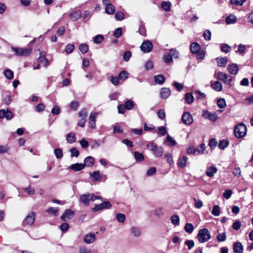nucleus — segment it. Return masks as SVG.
<instances>
[{
    "label": "nucleus",
    "instance_id": "obj_32",
    "mask_svg": "<svg viewBox=\"0 0 253 253\" xmlns=\"http://www.w3.org/2000/svg\"><path fill=\"white\" fill-rule=\"evenodd\" d=\"M4 75L8 80H11L13 78V72L10 69H6L4 71Z\"/></svg>",
    "mask_w": 253,
    "mask_h": 253
},
{
    "label": "nucleus",
    "instance_id": "obj_23",
    "mask_svg": "<svg viewBox=\"0 0 253 253\" xmlns=\"http://www.w3.org/2000/svg\"><path fill=\"white\" fill-rule=\"evenodd\" d=\"M243 246L240 242H236L233 245V251L235 253H242Z\"/></svg>",
    "mask_w": 253,
    "mask_h": 253
},
{
    "label": "nucleus",
    "instance_id": "obj_31",
    "mask_svg": "<svg viewBox=\"0 0 253 253\" xmlns=\"http://www.w3.org/2000/svg\"><path fill=\"white\" fill-rule=\"evenodd\" d=\"M67 141L69 143H73L76 141V136L74 133H69L66 137Z\"/></svg>",
    "mask_w": 253,
    "mask_h": 253
},
{
    "label": "nucleus",
    "instance_id": "obj_49",
    "mask_svg": "<svg viewBox=\"0 0 253 253\" xmlns=\"http://www.w3.org/2000/svg\"><path fill=\"white\" fill-rule=\"evenodd\" d=\"M75 46L73 44H68L65 47V51L67 53L69 54L72 52Z\"/></svg>",
    "mask_w": 253,
    "mask_h": 253
},
{
    "label": "nucleus",
    "instance_id": "obj_46",
    "mask_svg": "<svg viewBox=\"0 0 253 253\" xmlns=\"http://www.w3.org/2000/svg\"><path fill=\"white\" fill-rule=\"evenodd\" d=\"M246 49V46L243 44H240L238 45V50H236L235 52L236 53H239L241 54H243L245 53V50Z\"/></svg>",
    "mask_w": 253,
    "mask_h": 253
},
{
    "label": "nucleus",
    "instance_id": "obj_15",
    "mask_svg": "<svg viewBox=\"0 0 253 253\" xmlns=\"http://www.w3.org/2000/svg\"><path fill=\"white\" fill-rule=\"evenodd\" d=\"M217 171V168L214 166H210L207 168L206 174L210 177L213 176L214 174Z\"/></svg>",
    "mask_w": 253,
    "mask_h": 253
},
{
    "label": "nucleus",
    "instance_id": "obj_9",
    "mask_svg": "<svg viewBox=\"0 0 253 253\" xmlns=\"http://www.w3.org/2000/svg\"><path fill=\"white\" fill-rule=\"evenodd\" d=\"M35 219V213L34 212H31L28 214V215L26 216L25 219L23 222V225L25 226L27 225H32Z\"/></svg>",
    "mask_w": 253,
    "mask_h": 253
},
{
    "label": "nucleus",
    "instance_id": "obj_55",
    "mask_svg": "<svg viewBox=\"0 0 253 253\" xmlns=\"http://www.w3.org/2000/svg\"><path fill=\"white\" fill-rule=\"evenodd\" d=\"M116 218L119 222H123L126 219V216L123 213H119L116 215Z\"/></svg>",
    "mask_w": 253,
    "mask_h": 253
},
{
    "label": "nucleus",
    "instance_id": "obj_16",
    "mask_svg": "<svg viewBox=\"0 0 253 253\" xmlns=\"http://www.w3.org/2000/svg\"><path fill=\"white\" fill-rule=\"evenodd\" d=\"M171 94L170 89L169 88L163 87L161 89L160 95L163 99L168 98Z\"/></svg>",
    "mask_w": 253,
    "mask_h": 253
},
{
    "label": "nucleus",
    "instance_id": "obj_37",
    "mask_svg": "<svg viewBox=\"0 0 253 253\" xmlns=\"http://www.w3.org/2000/svg\"><path fill=\"white\" fill-rule=\"evenodd\" d=\"M54 154L57 159H60L63 157V152L60 148H56L54 150Z\"/></svg>",
    "mask_w": 253,
    "mask_h": 253
},
{
    "label": "nucleus",
    "instance_id": "obj_51",
    "mask_svg": "<svg viewBox=\"0 0 253 253\" xmlns=\"http://www.w3.org/2000/svg\"><path fill=\"white\" fill-rule=\"evenodd\" d=\"M119 77L121 80H125L128 77V73L126 71L123 70L119 73Z\"/></svg>",
    "mask_w": 253,
    "mask_h": 253
},
{
    "label": "nucleus",
    "instance_id": "obj_59",
    "mask_svg": "<svg viewBox=\"0 0 253 253\" xmlns=\"http://www.w3.org/2000/svg\"><path fill=\"white\" fill-rule=\"evenodd\" d=\"M203 37L205 40H207V41L210 40L211 38V32L208 30H206L203 34Z\"/></svg>",
    "mask_w": 253,
    "mask_h": 253
},
{
    "label": "nucleus",
    "instance_id": "obj_38",
    "mask_svg": "<svg viewBox=\"0 0 253 253\" xmlns=\"http://www.w3.org/2000/svg\"><path fill=\"white\" fill-rule=\"evenodd\" d=\"M220 213V208L217 205H215L213 206L211 213L216 216H219Z\"/></svg>",
    "mask_w": 253,
    "mask_h": 253
},
{
    "label": "nucleus",
    "instance_id": "obj_58",
    "mask_svg": "<svg viewBox=\"0 0 253 253\" xmlns=\"http://www.w3.org/2000/svg\"><path fill=\"white\" fill-rule=\"evenodd\" d=\"M167 141L169 143V145L174 146L176 144L175 140H174L169 135L167 137Z\"/></svg>",
    "mask_w": 253,
    "mask_h": 253
},
{
    "label": "nucleus",
    "instance_id": "obj_64",
    "mask_svg": "<svg viewBox=\"0 0 253 253\" xmlns=\"http://www.w3.org/2000/svg\"><path fill=\"white\" fill-rule=\"evenodd\" d=\"M173 85L178 91H181L183 88V85L179 83L178 82H174L173 83Z\"/></svg>",
    "mask_w": 253,
    "mask_h": 253
},
{
    "label": "nucleus",
    "instance_id": "obj_53",
    "mask_svg": "<svg viewBox=\"0 0 253 253\" xmlns=\"http://www.w3.org/2000/svg\"><path fill=\"white\" fill-rule=\"evenodd\" d=\"M104 40V37L101 35H98L94 38V42L95 43H100Z\"/></svg>",
    "mask_w": 253,
    "mask_h": 253
},
{
    "label": "nucleus",
    "instance_id": "obj_17",
    "mask_svg": "<svg viewBox=\"0 0 253 253\" xmlns=\"http://www.w3.org/2000/svg\"><path fill=\"white\" fill-rule=\"evenodd\" d=\"M95 235L93 233L87 234L84 236V241L85 243L90 244L95 241Z\"/></svg>",
    "mask_w": 253,
    "mask_h": 253
},
{
    "label": "nucleus",
    "instance_id": "obj_8",
    "mask_svg": "<svg viewBox=\"0 0 253 253\" xmlns=\"http://www.w3.org/2000/svg\"><path fill=\"white\" fill-rule=\"evenodd\" d=\"M153 48L152 43L150 41L143 42L140 46L141 50L145 53L150 52Z\"/></svg>",
    "mask_w": 253,
    "mask_h": 253
},
{
    "label": "nucleus",
    "instance_id": "obj_3",
    "mask_svg": "<svg viewBox=\"0 0 253 253\" xmlns=\"http://www.w3.org/2000/svg\"><path fill=\"white\" fill-rule=\"evenodd\" d=\"M216 79L223 82L224 84H226L229 87H231L233 85L232 81L233 78L225 73L222 72H218L216 74Z\"/></svg>",
    "mask_w": 253,
    "mask_h": 253
},
{
    "label": "nucleus",
    "instance_id": "obj_21",
    "mask_svg": "<svg viewBox=\"0 0 253 253\" xmlns=\"http://www.w3.org/2000/svg\"><path fill=\"white\" fill-rule=\"evenodd\" d=\"M82 16V12L81 10H77L70 14V17L73 21H77Z\"/></svg>",
    "mask_w": 253,
    "mask_h": 253
},
{
    "label": "nucleus",
    "instance_id": "obj_34",
    "mask_svg": "<svg viewBox=\"0 0 253 253\" xmlns=\"http://www.w3.org/2000/svg\"><path fill=\"white\" fill-rule=\"evenodd\" d=\"M236 20L237 18L235 15H230L226 18L225 21L227 24H231L235 23Z\"/></svg>",
    "mask_w": 253,
    "mask_h": 253
},
{
    "label": "nucleus",
    "instance_id": "obj_52",
    "mask_svg": "<svg viewBox=\"0 0 253 253\" xmlns=\"http://www.w3.org/2000/svg\"><path fill=\"white\" fill-rule=\"evenodd\" d=\"M226 239V236L225 233H219L216 237V239L218 242H224Z\"/></svg>",
    "mask_w": 253,
    "mask_h": 253
},
{
    "label": "nucleus",
    "instance_id": "obj_25",
    "mask_svg": "<svg viewBox=\"0 0 253 253\" xmlns=\"http://www.w3.org/2000/svg\"><path fill=\"white\" fill-rule=\"evenodd\" d=\"M131 234L134 237H138L141 235V231L139 228L135 226H132L130 229Z\"/></svg>",
    "mask_w": 253,
    "mask_h": 253
},
{
    "label": "nucleus",
    "instance_id": "obj_12",
    "mask_svg": "<svg viewBox=\"0 0 253 253\" xmlns=\"http://www.w3.org/2000/svg\"><path fill=\"white\" fill-rule=\"evenodd\" d=\"M182 120L186 125H191L193 123V117L188 112H184L182 116Z\"/></svg>",
    "mask_w": 253,
    "mask_h": 253
},
{
    "label": "nucleus",
    "instance_id": "obj_2",
    "mask_svg": "<svg viewBox=\"0 0 253 253\" xmlns=\"http://www.w3.org/2000/svg\"><path fill=\"white\" fill-rule=\"evenodd\" d=\"M11 49L15 56L26 57L32 52L31 48H22L20 47L11 46Z\"/></svg>",
    "mask_w": 253,
    "mask_h": 253
},
{
    "label": "nucleus",
    "instance_id": "obj_28",
    "mask_svg": "<svg viewBox=\"0 0 253 253\" xmlns=\"http://www.w3.org/2000/svg\"><path fill=\"white\" fill-rule=\"evenodd\" d=\"M171 3L169 1H164L161 3V7L165 11H169L170 10Z\"/></svg>",
    "mask_w": 253,
    "mask_h": 253
},
{
    "label": "nucleus",
    "instance_id": "obj_20",
    "mask_svg": "<svg viewBox=\"0 0 253 253\" xmlns=\"http://www.w3.org/2000/svg\"><path fill=\"white\" fill-rule=\"evenodd\" d=\"M190 50L192 53L196 54L200 51L201 46L197 42H193L190 45Z\"/></svg>",
    "mask_w": 253,
    "mask_h": 253
},
{
    "label": "nucleus",
    "instance_id": "obj_11",
    "mask_svg": "<svg viewBox=\"0 0 253 253\" xmlns=\"http://www.w3.org/2000/svg\"><path fill=\"white\" fill-rule=\"evenodd\" d=\"M74 215V212L73 211L70 209H67L61 216V219L63 221H67L72 218Z\"/></svg>",
    "mask_w": 253,
    "mask_h": 253
},
{
    "label": "nucleus",
    "instance_id": "obj_45",
    "mask_svg": "<svg viewBox=\"0 0 253 253\" xmlns=\"http://www.w3.org/2000/svg\"><path fill=\"white\" fill-rule=\"evenodd\" d=\"M80 51L83 53H86L88 50V46L86 44L82 43L79 47Z\"/></svg>",
    "mask_w": 253,
    "mask_h": 253
},
{
    "label": "nucleus",
    "instance_id": "obj_18",
    "mask_svg": "<svg viewBox=\"0 0 253 253\" xmlns=\"http://www.w3.org/2000/svg\"><path fill=\"white\" fill-rule=\"evenodd\" d=\"M188 158L186 156H181L178 158L177 165L178 167L184 168L186 166Z\"/></svg>",
    "mask_w": 253,
    "mask_h": 253
},
{
    "label": "nucleus",
    "instance_id": "obj_13",
    "mask_svg": "<svg viewBox=\"0 0 253 253\" xmlns=\"http://www.w3.org/2000/svg\"><path fill=\"white\" fill-rule=\"evenodd\" d=\"M13 117L12 113L8 109L6 110L2 109L0 110V119L5 118L6 120H10L12 119Z\"/></svg>",
    "mask_w": 253,
    "mask_h": 253
},
{
    "label": "nucleus",
    "instance_id": "obj_41",
    "mask_svg": "<svg viewBox=\"0 0 253 253\" xmlns=\"http://www.w3.org/2000/svg\"><path fill=\"white\" fill-rule=\"evenodd\" d=\"M217 105L220 108L223 109L226 106V102L224 99L220 98L217 101Z\"/></svg>",
    "mask_w": 253,
    "mask_h": 253
},
{
    "label": "nucleus",
    "instance_id": "obj_10",
    "mask_svg": "<svg viewBox=\"0 0 253 253\" xmlns=\"http://www.w3.org/2000/svg\"><path fill=\"white\" fill-rule=\"evenodd\" d=\"M202 116L211 122H215L217 119L216 114L215 113H211L207 110H203Z\"/></svg>",
    "mask_w": 253,
    "mask_h": 253
},
{
    "label": "nucleus",
    "instance_id": "obj_24",
    "mask_svg": "<svg viewBox=\"0 0 253 253\" xmlns=\"http://www.w3.org/2000/svg\"><path fill=\"white\" fill-rule=\"evenodd\" d=\"M217 65L219 67H225L227 63L226 57H217L216 58Z\"/></svg>",
    "mask_w": 253,
    "mask_h": 253
},
{
    "label": "nucleus",
    "instance_id": "obj_5",
    "mask_svg": "<svg viewBox=\"0 0 253 253\" xmlns=\"http://www.w3.org/2000/svg\"><path fill=\"white\" fill-rule=\"evenodd\" d=\"M246 126L243 123H240L234 128V134L237 138H242L247 133Z\"/></svg>",
    "mask_w": 253,
    "mask_h": 253
},
{
    "label": "nucleus",
    "instance_id": "obj_62",
    "mask_svg": "<svg viewBox=\"0 0 253 253\" xmlns=\"http://www.w3.org/2000/svg\"><path fill=\"white\" fill-rule=\"evenodd\" d=\"M58 211V209L55 208H48L46 211L50 214H53L54 215H56Z\"/></svg>",
    "mask_w": 253,
    "mask_h": 253
},
{
    "label": "nucleus",
    "instance_id": "obj_26",
    "mask_svg": "<svg viewBox=\"0 0 253 253\" xmlns=\"http://www.w3.org/2000/svg\"><path fill=\"white\" fill-rule=\"evenodd\" d=\"M94 162V159L92 157L88 156L84 159V163L83 164L85 165V167H90L93 165Z\"/></svg>",
    "mask_w": 253,
    "mask_h": 253
},
{
    "label": "nucleus",
    "instance_id": "obj_50",
    "mask_svg": "<svg viewBox=\"0 0 253 253\" xmlns=\"http://www.w3.org/2000/svg\"><path fill=\"white\" fill-rule=\"evenodd\" d=\"M70 152H71V157H78L80 154L79 151L75 147L71 148Z\"/></svg>",
    "mask_w": 253,
    "mask_h": 253
},
{
    "label": "nucleus",
    "instance_id": "obj_33",
    "mask_svg": "<svg viewBox=\"0 0 253 253\" xmlns=\"http://www.w3.org/2000/svg\"><path fill=\"white\" fill-rule=\"evenodd\" d=\"M184 99L187 104H190L194 101V97L190 93H187L185 95Z\"/></svg>",
    "mask_w": 253,
    "mask_h": 253
},
{
    "label": "nucleus",
    "instance_id": "obj_22",
    "mask_svg": "<svg viewBox=\"0 0 253 253\" xmlns=\"http://www.w3.org/2000/svg\"><path fill=\"white\" fill-rule=\"evenodd\" d=\"M211 86L213 89L216 91H220L222 89V85L221 83L218 81L212 83Z\"/></svg>",
    "mask_w": 253,
    "mask_h": 253
},
{
    "label": "nucleus",
    "instance_id": "obj_61",
    "mask_svg": "<svg viewBox=\"0 0 253 253\" xmlns=\"http://www.w3.org/2000/svg\"><path fill=\"white\" fill-rule=\"evenodd\" d=\"M131 56V53L129 51H126L123 55V59L125 61H128Z\"/></svg>",
    "mask_w": 253,
    "mask_h": 253
},
{
    "label": "nucleus",
    "instance_id": "obj_39",
    "mask_svg": "<svg viewBox=\"0 0 253 253\" xmlns=\"http://www.w3.org/2000/svg\"><path fill=\"white\" fill-rule=\"evenodd\" d=\"M23 191L27 194L32 195L35 192V188L29 185L28 187L23 188Z\"/></svg>",
    "mask_w": 253,
    "mask_h": 253
},
{
    "label": "nucleus",
    "instance_id": "obj_63",
    "mask_svg": "<svg viewBox=\"0 0 253 253\" xmlns=\"http://www.w3.org/2000/svg\"><path fill=\"white\" fill-rule=\"evenodd\" d=\"M232 194V192L231 190H226L224 192V193L223 194V196L225 199H228L231 197Z\"/></svg>",
    "mask_w": 253,
    "mask_h": 253
},
{
    "label": "nucleus",
    "instance_id": "obj_35",
    "mask_svg": "<svg viewBox=\"0 0 253 253\" xmlns=\"http://www.w3.org/2000/svg\"><path fill=\"white\" fill-rule=\"evenodd\" d=\"M221 50L226 53L230 51L231 47L230 45L226 43H223L220 46Z\"/></svg>",
    "mask_w": 253,
    "mask_h": 253
},
{
    "label": "nucleus",
    "instance_id": "obj_48",
    "mask_svg": "<svg viewBox=\"0 0 253 253\" xmlns=\"http://www.w3.org/2000/svg\"><path fill=\"white\" fill-rule=\"evenodd\" d=\"M164 157L166 159L168 163L169 164V165H172L173 164V161L172 159V156L169 153H167L164 155Z\"/></svg>",
    "mask_w": 253,
    "mask_h": 253
},
{
    "label": "nucleus",
    "instance_id": "obj_7",
    "mask_svg": "<svg viewBox=\"0 0 253 253\" xmlns=\"http://www.w3.org/2000/svg\"><path fill=\"white\" fill-rule=\"evenodd\" d=\"M111 207V204L108 201L103 202L101 204L99 205H95L94 207L92 208V211L96 212L100 210L109 209Z\"/></svg>",
    "mask_w": 253,
    "mask_h": 253
},
{
    "label": "nucleus",
    "instance_id": "obj_36",
    "mask_svg": "<svg viewBox=\"0 0 253 253\" xmlns=\"http://www.w3.org/2000/svg\"><path fill=\"white\" fill-rule=\"evenodd\" d=\"M134 156L135 159L137 161H143L144 160V157L142 153L138 152H135L134 153Z\"/></svg>",
    "mask_w": 253,
    "mask_h": 253
},
{
    "label": "nucleus",
    "instance_id": "obj_44",
    "mask_svg": "<svg viewBox=\"0 0 253 253\" xmlns=\"http://www.w3.org/2000/svg\"><path fill=\"white\" fill-rule=\"evenodd\" d=\"M229 144V142L226 140H222L220 141L218 144V147L221 149L224 150Z\"/></svg>",
    "mask_w": 253,
    "mask_h": 253
},
{
    "label": "nucleus",
    "instance_id": "obj_57",
    "mask_svg": "<svg viewBox=\"0 0 253 253\" xmlns=\"http://www.w3.org/2000/svg\"><path fill=\"white\" fill-rule=\"evenodd\" d=\"M115 18L119 21H121L124 18V14L121 11H117L115 14Z\"/></svg>",
    "mask_w": 253,
    "mask_h": 253
},
{
    "label": "nucleus",
    "instance_id": "obj_19",
    "mask_svg": "<svg viewBox=\"0 0 253 253\" xmlns=\"http://www.w3.org/2000/svg\"><path fill=\"white\" fill-rule=\"evenodd\" d=\"M85 167V165L83 164L76 163L71 165L70 166V169L75 171H78L84 169Z\"/></svg>",
    "mask_w": 253,
    "mask_h": 253
},
{
    "label": "nucleus",
    "instance_id": "obj_47",
    "mask_svg": "<svg viewBox=\"0 0 253 253\" xmlns=\"http://www.w3.org/2000/svg\"><path fill=\"white\" fill-rule=\"evenodd\" d=\"M164 62L166 63H169L172 61V55L168 53L164 55L163 57Z\"/></svg>",
    "mask_w": 253,
    "mask_h": 253
},
{
    "label": "nucleus",
    "instance_id": "obj_56",
    "mask_svg": "<svg viewBox=\"0 0 253 253\" xmlns=\"http://www.w3.org/2000/svg\"><path fill=\"white\" fill-rule=\"evenodd\" d=\"M241 227V222L239 221H236L232 224V228L235 230H238Z\"/></svg>",
    "mask_w": 253,
    "mask_h": 253
},
{
    "label": "nucleus",
    "instance_id": "obj_29",
    "mask_svg": "<svg viewBox=\"0 0 253 253\" xmlns=\"http://www.w3.org/2000/svg\"><path fill=\"white\" fill-rule=\"evenodd\" d=\"M154 80L156 83L162 84L165 82V78L163 75L160 74L155 76Z\"/></svg>",
    "mask_w": 253,
    "mask_h": 253
},
{
    "label": "nucleus",
    "instance_id": "obj_27",
    "mask_svg": "<svg viewBox=\"0 0 253 253\" xmlns=\"http://www.w3.org/2000/svg\"><path fill=\"white\" fill-rule=\"evenodd\" d=\"M115 11V6L111 4H107L105 6V11L108 14H113L114 13Z\"/></svg>",
    "mask_w": 253,
    "mask_h": 253
},
{
    "label": "nucleus",
    "instance_id": "obj_42",
    "mask_svg": "<svg viewBox=\"0 0 253 253\" xmlns=\"http://www.w3.org/2000/svg\"><path fill=\"white\" fill-rule=\"evenodd\" d=\"M126 110H131L134 107V102L133 101L127 100L124 104Z\"/></svg>",
    "mask_w": 253,
    "mask_h": 253
},
{
    "label": "nucleus",
    "instance_id": "obj_4",
    "mask_svg": "<svg viewBox=\"0 0 253 253\" xmlns=\"http://www.w3.org/2000/svg\"><path fill=\"white\" fill-rule=\"evenodd\" d=\"M101 197L91 193H86L82 195L80 197V201L85 205H88L90 201H94L97 199H101Z\"/></svg>",
    "mask_w": 253,
    "mask_h": 253
},
{
    "label": "nucleus",
    "instance_id": "obj_1",
    "mask_svg": "<svg viewBox=\"0 0 253 253\" xmlns=\"http://www.w3.org/2000/svg\"><path fill=\"white\" fill-rule=\"evenodd\" d=\"M146 147L156 157H160L163 154V148L161 146H158L154 142H149L147 144Z\"/></svg>",
    "mask_w": 253,
    "mask_h": 253
},
{
    "label": "nucleus",
    "instance_id": "obj_14",
    "mask_svg": "<svg viewBox=\"0 0 253 253\" xmlns=\"http://www.w3.org/2000/svg\"><path fill=\"white\" fill-rule=\"evenodd\" d=\"M239 71V66L236 63H232L228 66V71L232 75H236L238 73Z\"/></svg>",
    "mask_w": 253,
    "mask_h": 253
},
{
    "label": "nucleus",
    "instance_id": "obj_30",
    "mask_svg": "<svg viewBox=\"0 0 253 253\" xmlns=\"http://www.w3.org/2000/svg\"><path fill=\"white\" fill-rule=\"evenodd\" d=\"M90 177L92 178V180L96 181L101 179V176L99 171H95L90 174Z\"/></svg>",
    "mask_w": 253,
    "mask_h": 253
},
{
    "label": "nucleus",
    "instance_id": "obj_43",
    "mask_svg": "<svg viewBox=\"0 0 253 253\" xmlns=\"http://www.w3.org/2000/svg\"><path fill=\"white\" fill-rule=\"evenodd\" d=\"M171 223L174 225L179 224V217L177 215H173L170 218Z\"/></svg>",
    "mask_w": 253,
    "mask_h": 253
},
{
    "label": "nucleus",
    "instance_id": "obj_6",
    "mask_svg": "<svg viewBox=\"0 0 253 253\" xmlns=\"http://www.w3.org/2000/svg\"><path fill=\"white\" fill-rule=\"evenodd\" d=\"M198 238L199 242L205 243L211 238V234L207 228L200 229L198 234Z\"/></svg>",
    "mask_w": 253,
    "mask_h": 253
},
{
    "label": "nucleus",
    "instance_id": "obj_40",
    "mask_svg": "<svg viewBox=\"0 0 253 253\" xmlns=\"http://www.w3.org/2000/svg\"><path fill=\"white\" fill-rule=\"evenodd\" d=\"M185 231L188 233H191L194 230V226L191 223H187L184 226Z\"/></svg>",
    "mask_w": 253,
    "mask_h": 253
},
{
    "label": "nucleus",
    "instance_id": "obj_60",
    "mask_svg": "<svg viewBox=\"0 0 253 253\" xmlns=\"http://www.w3.org/2000/svg\"><path fill=\"white\" fill-rule=\"evenodd\" d=\"M79 117L81 118L86 119L87 117V111L85 109H82L79 113Z\"/></svg>",
    "mask_w": 253,
    "mask_h": 253
},
{
    "label": "nucleus",
    "instance_id": "obj_54",
    "mask_svg": "<svg viewBox=\"0 0 253 253\" xmlns=\"http://www.w3.org/2000/svg\"><path fill=\"white\" fill-rule=\"evenodd\" d=\"M197 149V152L199 154H204L205 150H206V146L205 144L202 143L198 147Z\"/></svg>",
    "mask_w": 253,
    "mask_h": 253
}]
</instances>
